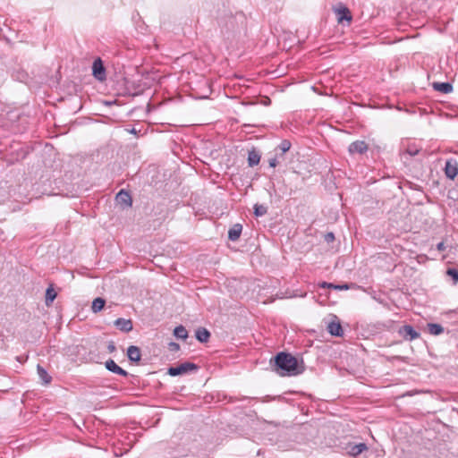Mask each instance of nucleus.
Returning <instances> with one entry per match:
<instances>
[{
  "label": "nucleus",
  "mask_w": 458,
  "mask_h": 458,
  "mask_svg": "<svg viewBox=\"0 0 458 458\" xmlns=\"http://www.w3.org/2000/svg\"><path fill=\"white\" fill-rule=\"evenodd\" d=\"M273 370L278 375L284 376H297L301 374L305 366L303 361L301 362L297 358L291 353L281 352H278L273 360H270Z\"/></svg>",
  "instance_id": "obj_1"
},
{
  "label": "nucleus",
  "mask_w": 458,
  "mask_h": 458,
  "mask_svg": "<svg viewBox=\"0 0 458 458\" xmlns=\"http://www.w3.org/2000/svg\"><path fill=\"white\" fill-rule=\"evenodd\" d=\"M199 369L198 365L192 362H183L176 367H170L167 374L172 377L186 374L190 371H196Z\"/></svg>",
  "instance_id": "obj_2"
},
{
  "label": "nucleus",
  "mask_w": 458,
  "mask_h": 458,
  "mask_svg": "<svg viewBox=\"0 0 458 458\" xmlns=\"http://www.w3.org/2000/svg\"><path fill=\"white\" fill-rule=\"evenodd\" d=\"M398 335L403 337L404 341H412L418 339L420 336V334L416 331L412 326L404 325L399 327L397 330Z\"/></svg>",
  "instance_id": "obj_3"
},
{
  "label": "nucleus",
  "mask_w": 458,
  "mask_h": 458,
  "mask_svg": "<svg viewBox=\"0 0 458 458\" xmlns=\"http://www.w3.org/2000/svg\"><path fill=\"white\" fill-rule=\"evenodd\" d=\"M92 74L99 81L106 79V68L100 58H97L92 64Z\"/></svg>",
  "instance_id": "obj_4"
},
{
  "label": "nucleus",
  "mask_w": 458,
  "mask_h": 458,
  "mask_svg": "<svg viewBox=\"0 0 458 458\" xmlns=\"http://www.w3.org/2000/svg\"><path fill=\"white\" fill-rule=\"evenodd\" d=\"M444 172L445 176L450 179L454 180L457 174H458V162L456 159L450 158L446 160L445 165L444 168Z\"/></svg>",
  "instance_id": "obj_5"
},
{
  "label": "nucleus",
  "mask_w": 458,
  "mask_h": 458,
  "mask_svg": "<svg viewBox=\"0 0 458 458\" xmlns=\"http://www.w3.org/2000/svg\"><path fill=\"white\" fill-rule=\"evenodd\" d=\"M344 449L349 455L356 457L359 454H360L362 452L366 451L368 449V446L365 443H360V444L348 443Z\"/></svg>",
  "instance_id": "obj_6"
},
{
  "label": "nucleus",
  "mask_w": 458,
  "mask_h": 458,
  "mask_svg": "<svg viewBox=\"0 0 458 458\" xmlns=\"http://www.w3.org/2000/svg\"><path fill=\"white\" fill-rule=\"evenodd\" d=\"M116 202L123 207V208H130L132 205V199L130 193L125 190H121L115 196Z\"/></svg>",
  "instance_id": "obj_7"
},
{
  "label": "nucleus",
  "mask_w": 458,
  "mask_h": 458,
  "mask_svg": "<svg viewBox=\"0 0 458 458\" xmlns=\"http://www.w3.org/2000/svg\"><path fill=\"white\" fill-rule=\"evenodd\" d=\"M351 154H363L368 150V144L363 140H356L349 145Z\"/></svg>",
  "instance_id": "obj_8"
},
{
  "label": "nucleus",
  "mask_w": 458,
  "mask_h": 458,
  "mask_svg": "<svg viewBox=\"0 0 458 458\" xmlns=\"http://www.w3.org/2000/svg\"><path fill=\"white\" fill-rule=\"evenodd\" d=\"M105 367L107 370L114 374L123 377H126L128 375V372L122 369L120 366H118L112 359H109L105 362Z\"/></svg>",
  "instance_id": "obj_9"
},
{
  "label": "nucleus",
  "mask_w": 458,
  "mask_h": 458,
  "mask_svg": "<svg viewBox=\"0 0 458 458\" xmlns=\"http://www.w3.org/2000/svg\"><path fill=\"white\" fill-rule=\"evenodd\" d=\"M114 326L122 332L128 333L132 330V321L123 318H117L114 322Z\"/></svg>",
  "instance_id": "obj_10"
},
{
  "label": "nucleus",
  "mask_w": 458,
  "mask_h": 458,
  "mask_svg": "<svg viewBox=\"0 0 458 458\" xmlns=\"http://www.w3.org/2000/svg\"><path fill=\"white\" fill-rule=\"evenodd\" d=\"M337 21L342 23L344 21L350 22L352 19L350 10L347 7H340L336 9Z\"/></svg>",
  "instance_id": "obj_11"
},
{
  "label": "nucleus",
  "mask_w": 458,
  "mask_h": 458,
  "mask_svg": "<svg viewBox=\"0 0 458 458\" xmlns=\"http://www.w3.org/2000/svg\"><path fill=\"white\" fill-rule=\"evenodd\" d=\"M242 231V225L241 224H234L228 231V239L232 242H236Z\"/></svg>",
  "instance_id": "obj_12"
},
{
  "label": "nucleus",
  "mask_w": 458,
  "mask_h": 458,
  "mask_svg": "<svg viewBox=\"0 0 458 458\" xmlns=\"http://www.w3.org/2000/svg\"><path fill=\"white\" fill-rule=\"evenodd\" d=\"M128 359L132 362H138L140 360V350L135 345H131L127 349Z\"/></svg>",
  "instance_id": "obj_13"
},
{
  "label": "nucleus",
  "mask_w": 458,
  "mask_h": 458,
  "mask_svg": "<svg viewBox=\"0 0 458 458\" xmlns=\"http://www.w3.org/2000/svg\"><path fill=\"white\" fill-rule=\"evenodd\" d=\"M433 89L441 93L448 94L453 91V85L449 82H434Z\"/></svg>",
  "instance_id": "obj_14"
},
{
  "label": "nucleus",
  "mask_w": 458,
  "mask_h": 458,
  "mask_svg": "<svg viewBox=\"0 0 458 458\" xmlns=\"http://www.w3.org/2000/svg\"><path fill=\"white\" fill-rule=\"evenodd\" d=\"M328 332L335 336H342L344 335V330L339 322H331L327 327Z\"/></svg>",
  "instance_id": "obj_15"
},
{
  "label": "nucleus",
  "mask_w": 458,
  "mask_h": 458,
  "mask_svg": "<svg viewBox=\"0 0 458 458\" xmlns=\"http://www.w3.org/2000/svg\"><path fill=\"white\" fill-rule=\"evenodd\" d=\"M196 338L200 343H207L210 338V333L205 327H199L195 333Z\"/></svg>",
  "instance_id": "obj_16"
},
{
  "label": "nucleus",
  "mask_w": 458,
  "mask_h": 458,
  "mask_svg": "<svg viewBox=\"0 0 458 458\" xmlns=\"http://www.w3.org/2000/svg\"><path fill=\"white\" fill-rule=\"evenodd\" d=\"M260 161V155L255 149L249 151L248 154V164L250 167L259 165Z\"/></svg>",
  "instance_id": "obj_17"
},
{
  "label": "nucleus",
  "mask_w": 458,
  "mask_h": 458,
  "mask_svg": "<svg viewBox=\"0 0 458 458\" xmlns=\"http://www.w3.org/2000/svg\"><path fill=\"white\" fill-rule=\"evenodd\" d=\"M56 296H57L56 292L55 291L53 286L50 285L46 291V300H45L46 305L50 306L52 304V302L55 301V299L56 298Z\"/></svg>",
  "instance_id": "obj_18"
},
{
  "label": "nucleus",
  "mask_w": 458,
  "mask_h": 458,
  "mask_svg": "<svg viewBox=\"0 0 458 458\" xmlns=\"http://www.w3.org/2000/svg\"><path fill=\"white\" fill-rule=\"evenodd\" d=\"M38 374L39 378L43 381L44 384H49L52 380V377L48 375L47 371L40 365L37 367Z\"/></svg>",
  "instance_id": "obj_19"
},
{
  "label": "nucleus",
  "mask_w": 458,
  "mask_h": 458,
  "mask_svg": "<svg viewBox=\"0 0 458 458\" xmlns=\"http://www.w3.org/2000/svg\"><path fill=\"white\" fill-rule=\"evenodd\" d=\"M106 301L103 298L98 297L96 298L91 306V310L94 313L99 312L105 307Z\"/></svg>",
  "instance_id": "obj_20"
},
{
  "label": "nucleus",
  "mask_w": 458,
  "mask_h": 458,
  "mask_svg": "<svg viewBox=\"0 0 458 458\" xmlns=\"http://www.w3.org/2000/svg\"><path fill=\"white\" fill-rule=\"evenodd\" d=\"M428 329L429 334L433 335H439L444 332V327L440 324L428 323Z\"/></svg>",
  "instance_id": "obj_21"
},
{
  "label": "nucleus",
  "mask_w": 458,
  "mask_h": 458,
  "mask_svg": "<svg viewBox=\"0 0 458 458\" xmlns=\"http://www.w3.org/2000/svg\"><path fill=\"white\" fill-rule=\"evenodd\" d=\"M174 335L178 339L185 340L188 337V332L183 326H178L174 330Z\"/></svg>",
  "instance_id": "obj_22"
},
{
  "label": "nucleus",
  "mask_w": 458,
  "mask_h": 458,
  "mask_svg": "<svg viewBox=\"0 0 458 458\" xmlns=\"http://www.w3.org/2000/svg\"><path fill=\"white\" fill-rule=\"evenodd\" d=\"M319 287L321 288H331V289H335V290H348L349 289V285L348 284H334L332 283H327V282H322L321 284H319Z\"/></svg>",
  "instance_id": "obj_23"
},
{
  "label": "nucleus",
  "mask_w": 458,
  "mask_h": 458,
  "mask_svg": "<svg viewBox=\"0 0 458 458\" xmlns=\"http://www.w3.org/2000/svg\"><path fill=\"white\" fill-rule=\"evenodd\" d=\"M420 148H419L417 146L409 145L407 147V148L405 149V151L403 152V157L405 155L414 157V156L418 155L420 153Z\"/></svg>",
  "instance_id": "obj_24"
},
{
  "label": "nucleus",
  "mask_w": 458,
  "mask_h": 458,
  "mask_svg": "<svg viewBox=\"0 0 458 458\" xmlns=\"http://www.w3.org/2000/svg\"><path fill=\"white\" fill-rule=\"evenodd\" d=\"M267 212V208L264 205L255 204L254 205V215L256 216H262Z\"/></svg>",
  "instance_id": "obj_25"
},
{
  "label": "nucleus",
  "mask_w": 458,
  "mask_h": 458,
  "mask_svg": "<svg viewBox=\"0 0 458 458\" xmlns=\"http://www.w3.org/2000/svg\"><path fill=\"white\" fill-rule=\"evenodd\" d=\"M446 275L452 278L454 284L458 283V270L456 268L449 267L446 270Z\"/></svg>",
  "instance_id": "obj_26"
},
{
  "label": "nucleus",
  "mask_w": 458,
  "mask_h": 458,
  "mask_svg": "<svg viewBox=\"0 0 458 458\" xmlns=\"http://www.w3.org/2000/svg\"><path fill=\"white\" fill-rule=\"evenodd\" d=\"M291 148V142L287 140H284L281 141V143L278 145V148L282 151V153H285L288 151Z\"/></svg>",
  "instance_id": "obj_27"
},
{
  "label": "nucleus",
  "mask_w": 458,
  "mask_h": 458,
  "mask_svg": "<svg viewBox=\"0 0 458 458\" xmlns=\"http://www.w3.org/2000/svg\"><path fill=\"white\" fill-rule=\"evenodd\" d=\"M169 350L172 351V352H177L180 350V345L179 344L177 343H174V342H171L169 344Z\"/></svg>",
  "instance_id": "obj_28"
},
{
  "label": "nucleus",
  "mask_w": 458,
  "mask_h": 458,
  "mask_svg": "<svg viewBox=\"0 0 458 458\" xmlns=\"http://www.w3.org/2000/svg\"><path fill=\"white\" fill-rule=\"evenodd\" d=\"M334 240H335V234L333 233L330 232V233H327L325 234V241L327 242H328V243L332 242H334Z\"/></svg>",
  "instance_id": "obj_29"
},
{
  "label": "nucleus",
  "mask_w": 458,
  "mask_h": 458,
  "mask_svg": "<svg viewBox=\"0 0 458 458\" xmlns=\"http://www.w3.org/2000/svg\"><path fill=\"white\" fill-rule=\"evenodd\" d=\"M116 350L115 344L114 342H110L107 345L108 352L112 353Z\"/></svg>",
  "instance_id": "obj_30"
},
{
  "label": "nucleus",
  "mask_w": 458,
  "mask_h": 458,
  "mask_svg": "<svg viewBox=\"0 0 458 458\" xmlns=\"http://www.w3.org/2000/svg\"><path fill=\"white\" fill-rule=\"evenodd\" d=\"M437 250L439 251H444L445 250V243L443 242L437 243Z\"/></svg>",
  "instance_id": "obj_31"
},
{
  "label": "nucleus",
  "mask_w": 458,
  "mask_h": 458,
  "mask_svg": "<svg viewBox=\"0 0 458 458\" xmlns=\"http://www.w3.org/2000/svg\"><path fill=\"white\" fill-rule=\"evenodd\" d=\"M276 165H277V160H276V157H275V158H271V159L269 160V165H270L271 167H276Z\"/></svg>",
  "instance_id": "obj_32"
},
{
  "label": "nucleus",
  "mask_w": 458,
  "mask_h": 458,
  "mask_svg": "<svg viewBox=\"0 0 458 458\" xmlns=\"http://www.w3.org/2000/svg\"><path fill=\"white\" fill-rule=\"evenodd\" d=\"M268 103H270V99L269 98H267V100L265 101V105H267Z\"/></svg>",
  "instance_id": "obj_33"
},
{
  "label": "nucleus",
  "mask_w": 458,
  "mask_h": 458,
  "mask_svg": "<svg viewBox=\"0 0 458 458\" xmlns=\"http://www.w3.org/2000/svg\"><path fill=\"white\" fill-rule=\"evenodd\" d=\"M131 133H136L135 129H132V130L131 131Z\"/></svg>",
  "instance_id": "obj_34"
}]
</instances>
